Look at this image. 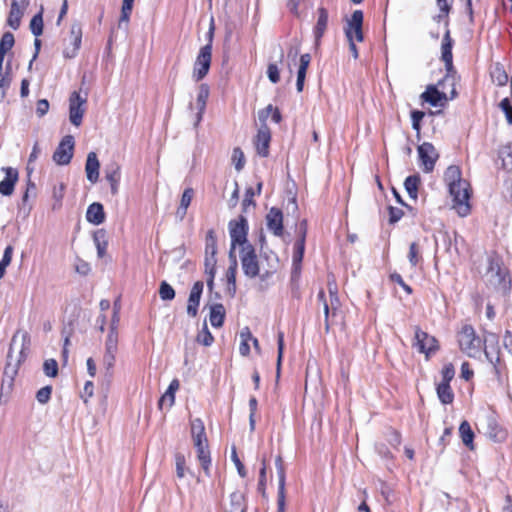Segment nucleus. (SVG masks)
Returning <instances> with one entry per match:
<instances>
[{
  "label": "nucleus",
  "mask_w": 512,
  "mask_h": 512,
  "mask_svg": "<svg viewBox=\"0 0 512 512\" xmlns=\"http://www.w3.org/2000/svg\"><path fill=\"white\" fill-rule=\"evenodd\" d=\"M444 180L449 187L453 209L459 216H467L471 209L470 184L462 178L460 168L455 165L449 166L444 173Z\"/></svg>",
  "instance_id": "nucleus-1"
},
{
  "label": "nucleus",
  "mask_w": 512,
  "mask_h": 512,
  "mask_svg": "<svg viewBox=\"0 0 512 512\" xmlns=\"http://www.w3.org/2000/svg\"><path fill=\"white\" fill-rule=\"evenodd\" d=\"M275 466H276L277 474H278V486L285 485V480H286L285 470H284L282 458L280 456H278L276 458Z\"/></svg>",
  "instance_id": "nucleus-54"
},
{
  "label": "nucleus",
  "mask_w": 512,
  "mask_h": 512,
  "mask_svg": "<svg viewBox=\"0 0 512 512\" xmlns=\"http://www.w3.org/2000/svg\"><path fill=\"white\" fill-rule=\"evenodd\" d=\"M185 463L184 455L177 454L175 456L176 474L178 478H183L185 476Z\"/></svg>",
  "instance_id": "nucleus-53"
},
{
  "label": "nucleus",
  "mask_w": 512,
  "mask_h": 512,
  "mask_svg": "<svg viewBox=\"0 0 512 512\" xmlns=\"http://www.w3.org/2000/svg\"><path fill=\"white\" fill-rule=\"evenodd\" d=\"M458 343L460 349L469 357H477L481 353L482 340L476 336L475 330L470 325L462 327L458 333Z\"/></svg>",
  "instance_id": "nucleus-4"
},
{
  "label": "nucleus",
  "mask_w": 512,
  "mask_h": 512,
  "mask_svg": "<svg viewBox=\"0 0 512 512\" xmlns=\"http://www.w3.org/2000/svg\"><path fill=\"white\" fill-rule=\"evenodd\" d=\"M503 342L504 347L512 355V333L510 331H506Z\"/></svg>",
  "instance_id": "nucleus-64"
},
{
  "label": "nucleus",
  "mask_w": 512,
  "mask_h": 512,
  "mask_svg": "<svg viewBox=\"0 0 512 512\" xmlns=\"http://www.w3.org/2000/svg\"><path fill=\"white\" fill-rule=\"evenodd\" d=\"M421 252L419 245L416 242L410 244L408 252V260L410 264L415 267L421 261Z\"/></svg>",
  "instance_id": "nucleus-42"
},
{
  "label": "nucleus",
  "mask_w": 512,
  "mask_h": 512,
  "mask_svg": "<svg viewBox=\"0 0 512 512\" xmlns=\"http://www.w3.org/2000/svg\"><path fill=\"white\" fill-rule=\"evenodd\" d=\"M267 227L274 235L280 236L283 232V215L278 208H271L266 216Z\"/></svg>",
  "instance_id": "nucleus-18"
},
{
  "label": "nucleus",
  "mask_w": 512,
  "mask_h": 512,
  "mask_svg": "<svg viewBox=\"0 0 512 512\" xmlns=\"http://www.w3.org/2000/svg\"><path fill=\"white\" fill-rule=\"evenodd\" d=\"M70 35H71L72 43L74 45V49H73V53L71 55H69L68 53L66 55L69 57H73L75 55V52L79 49L80 44H81L82 29H81L80 25L73 24L70 29Z\"/></svg>",
  "instance_id": "nucleus-36"
},
{
  "label": "nucleus",
  "mask_w": 512,
  "mask_h": 512,
  "mask_svg": "<svg viewBox=\"0 0 512 512\" xmlns=\"http://www.w3.org/2000/svg\"><path fill=\"white\" fill-rule=\"evenodd\" d=\"M267 76L272 83H277L280 80V71L276 63H270L267 68Z\"/></svg>",
  "instance_id": "nucleus-52"
},
{
  "label": "nucleus",
  "mask_w": 512,
  "mask_h": 512,
  "mask_svg": "<svg viewBox=\"0 0 512 512\" xmlns=\"http://www.w3.org/2000/svg\"><path fill=\"white\" fill-rule=\"evenodd\" d=\"M225 318V309L222 304H215L210 310V323L213 327H221Z\"/></svg>",
  "instance_id": "nucleus-28"
},
{
  "label": "nucleus",
  "mask_w": 512,
  "mask_h": 512,
  "mask_svg": "<svg viewBox=\"0 0 512 512\" xmlns=\"http://www.w3.org/2000/svg\"><path fill=\"white\" fill-rule=\"evenodd\" d=\"M69 119L74 126H80L85 112L84 105L86 98L80 96L78 92H73L69 99Z\"/></svg>",
  "instance_id": "nucleus-10"
},
{
  "label": "nucleus",
  "mask_w": 512,
  "mask_h": 512,
  "mask_svg": "<svg viewBox=\"0 0 512 512\" xmlns=\"http://www.w3.org/2000/svg\"><path fill=\"white\" fill-rule=\"evenodd\" d=\"M196 340L198 343L204 346H210L213 343L214 338L210 333L206 323L203 325V328L198 333Z\"/></svg>",
  "instance_id": "nucleus-43"
},
{
  "label": "nucleus",
  "mask_w": 512,
  "mask_h": 512,
  "mask_svg": "<svg viewBox=\"0 0 512 512\" xmlns=\"http://www.w3.org/2000/svg\"><path fill=\"white\" fill-rule=\"evenodd\" d=\"M285 508H286L285 485H282V486H278L277 512H285Z\"/></svg>",
  "instance_id": "nucleus-51"
},
{
  "label": "nucleus",
  "mask_w": 512,
  "mask_h": 512,
  "mask_svg": "<svg viewBox=\"0 0 512 512\" xmlns=\"http://www.w3.org/2000/svg\"><path fill=\"white\" fill-rule=\"evenodd\" d=\"M403 216V211L399 208L389 207V221L390 223H396Z\"/></svg>",
  "instance_id": "nucleus-62"
},
{
  "label": "nucleus",
  "mask_w": 512,
  "mask_h": 512,
  "mask_svg": "<svg viewBox=\"0 0 512 512\" xmlns=\"http://www.w3.org/2000/svg\"><path fill=\"white\" fill-rule=\"evenodd\" d=\"M105 179L110 185L112 195L119 192V184L121 180V166L117 162H111L105 167Z\"/></svg>",
  "instance_id": "nucleus-15"
},
{
  "label": "nucleus",
  "mask_w": 512,
  "mask_h": 512,
  "mask_svg": "<svg viewBox=\"0 0 512 512\" xmlns=\"http://www.w3.org/2000/svg\"><path fill=\"white\" fill-rule=\"evenodd\" d=\"M415 342L414 346L420 353L426 354L428 357L430 353L435 352L438 349L437 340L435 337L422 331L420 328L415 329Z\"/></svg>",
  "instance_id": "nucleus-11"
},
{
  "label": "nucleus",
  "mask_w": 512,
  "mask_h": 512,
  "mask_svg": "<svg viewBox=\"0 0 512 512\" xmlns=\"http://www.w3.org/2000/svg\"><path fill=\"white\" fill-rule=\"evenodd\" d=\"M318 13V20L314 31L316 40L323 36L328 24V13L326 9L320 8Z\"/></svg>",
  "instance_id": "nucleus-33"
},
{
  "label": "nucleus",
  "mask_w": 512,
  "mask_h": 512,
  "mask_svg": "<svg viewBox=\"0 0 512 512\" xmlns=\"http://www.w3.org/2000/svg\"><path fill=\"white\" fill-rule=\"evenodd\" d=\"M52 393V387L51 386H45L39 389L36 393V399L41 404H46L51 397Z\"/></svg>",
  "instance_id": "nucleus-50"
},
{
  "label": "nucleus",
  "mask_w": 512,
  "mask_h": 512,
  "mask_svg": "<svg viewBox=\"0 0 512 512\" xmlns=\"http://www.w3.org/2000/svg\"><path fill=\"white\" fill-rule=\"evenodd\" d=\"M505 275V270L501 268L499 261L495 259H489V266L486 271L487 280L492 285H500L505 281Z\"/></svg>",
  "instance_id": "nucleus-19"
},
{
  "label": "nucleus",
  "mask_w": 512,
  "mask_h": 512,
  "mask_svg": "<svg viewBox=\"0 0 512 512\" xmlns=\"http://www.w3.org/2000/svg\"><path fill=\"white\" fill-rule=\"evenodd\" d=\"M231 459L234 462L239 475L241 477H245L246 476V470L244 468V465L242 464V462L238 458V455H237V452H236L235 448L232 449Z\"/></svg>",
  "instance_id": "nucleus-59"
},
{
  "label": "nucleus",
  "mask_w": 512,
  "mask_h": 512,
  "mask_svg": "<svg viewBox=\"0 0 512 512\" xmlns=\"http://www.w3.org/2000/svg\"><path fill=\"white\" fill-rule=\"evenodd\" d=\"M49 110V102L46 99H41L37 102L36 113L39 117L44 116Z\"/></svg>",
  "instance_id": "nucleus-61"
},
{
  "label": "nucleus",
  "mask_w": 512,
  "mask_h": 512,
  "mask_svg": "<svg viewBox=\"0 0 512 512\" xmlns=\"http://www.w3.org/2000/svg\"><path fill=\"white\" fill-rule=\"evenodd\" d=\"M43 370L46 376L56 377L58 374V364L54 359H48L43 364Z\"/></svg>",
  "instance_id": "nucleus-48"
},
{
  "label": "nucleus",
  "mask_w": 512,
  "mask_h": 512,
  "mask_svg": "<svg viewBox=\"0 0 512 512\" xmlns=\"http://www.w3.org/2000/svg\"><path fill=\"white\" fill-rule=\"evenodd\" d=\"M421 98L429 103L431 106L437 107L443 105V101H447V96L444 92H440L435 86H428L427 89L421 94Z\"/></svg>",
  "instance_id": "nucleus-22"
},
{
  "label": "nucleus",
  "mask_w": 512,
  "mask_h": 512,
  "mask_svg": "<svg viewBox=\"0 0 512 512\" xmlns=\"http://www.w3.org/2000/svg\"><path fill=\"white\" fill-rule=\"evenodd\" d=\"M216 257L215 255H206L205 257V268L206 272L210 274V279L207 281L209 288L213 286V278L215 274Z\"/></svg>",
  "instance_id": "nucleus-41"
},
{
  "label": "nucleus",
  "mask_w": 512,
  "mask_h": 512,
  "mask_svg": "<svg viewBox=\"0 0 512 512\" xmlns=\"http://www.w3.org/2000/svg\"><path fill=\"white\" fill-rule=\"evenodd\" d=\"M232 161H233L235 169L237 171H240L243 169V167L245 165L244 153L239 147H236L233 149Z\"/></svg>",
  "instance_id": "nucleus-47"
},
{
  "label": "nucleus",
  "mask_w": 512,
  "mask_h": 512,
  "mask_svg": "<svg viewBox=\"0 0 512 512\" xmlns=\"http://www.w3.org/2000/svg\"><path fill=\"white\" fill-rule=\"evenodd\" d=\"M362 24H363V12L361 10H355L351 18L347 20V24L344 28L345 35L348 41H357L362 42L363 32H362Z\"/></svg>",
  "instance_id": "nucleus-8"
},
{
  "label": "nucleus",
  "mask_w": 512,
  "mask_h": 512,
  "mask_svg": "<svg viewBox=\"0 0 512 512\" xmlns=\"http://www.w3.org/2000/svg\"><path fill=\"white\" fill-rule=\"evenodd\" d=\"M306 221H302L299 226V238L296 240L294 244V251L292 256L293 262V272L299 273L301 262L304 256L305 251V238H306Z\"/></svg>",
  "instance_id": "nucleus-12"
},
{
  "label": "nucleus",
  "mask_w": 512,
  "mask_h": 512,
  "mask_svg": "<svg viewBox=\"0 0 512 512\" xmlns=\"http://www.w3.org/2000/svg\"><path fill=\"white\" fill-rule=\"evenodd\" d=\"M271 140V132L266 124H262L258 129L255 137V147L257 153L262 157H267L269 154V144Z\"/></svg>",
  "instance_id": "nucleus-14"
},
{
  "label": "nucleus",
  "mask_w": 512,
  "mask_h": 512,
  "mask_svg": "<svg viewBox=\"0 0 512 512\" xmlns=\"http://www.w3.org/2000/svg\"><path fill=\"white\" fill-rule=\"evenodd\" d=\"M248 224L245 217L241 216L238 220H231L229 222V233L231 237L230 251L235 252L236 246L240 249L246 245H252L247 241Z\"/></svg>",
  "instance_id": "nucleus-6"
},
{
  "label": "nucleus",
  "mask_w": 512,
  "mask_h": 512,
  "mask_svg": "<svg viewBox=\"0 0 512 512\" xmlns=\"http://www.w3.org/2000/svg\"><path fill=\"white\" fill-rule=\"evenodd\" d=\"M30 30L36 37L40 36L43 32V18L42 14L38 13L33 16L30 22Z\"/></svg>",
  "instance_id": "nucleus-44"
},
{
  "label": "nucleus",
  "mask_w": 512,
  "mask_h": 512,
  "mask_svg": "<svg viewBox=\"0 0 512 512\" xmlns=\"http://www.w3.org/2000/svg\"><path fill=\"white\" fill-rule=\"evenodd\" d=\"M437 395L439 400L443 404H450L453 402L454 394L450 387V384L446 382H440L437 386Z\"/></svg>",
  "instance_id": "nucleus-31"
},
{
  "label": "nucleus",
  "mask_w": 512,
  "mask_h": 512,
  "mask_svg": "<svg viewBox=\"0 0 512 512\" xmlns=\"http://www.w3.org/2000/svg\"><path fill=\"white\" fill-rule=\"evenodd\" d=\"M191 436L193 442L207 440L202 420L197 418L191 421Z\"/></svg>",
  "instance_id": "nucleus-32"
},
{
  "label": "nucleus",
  "mask_w": 512,
  "mask_h": 512,
  "mask_svg": "<svg viewBox=\"0 0 512 512\" xmlns=\"http://www.w3.org/2000/svg\"><path fill=\"white\" fill-rule=\"evenodd\" d=\"M453 0H436L439 8V13L433 17V20L437 23L444 22L445 34L441 45V58L445 63L446 68L449 70L452 67V45L453 40L450 36L448 29V15L451 10V4Z\"/></svg>",
  "instance_id": "nucleus-2"
},
{
  "label": "nucleus",
  "mask_w": 512,
  "mask_h": 512,
  "mask_svg": "<svg viewBox=\"0 0 512 512\" xmlns=\"http://www.w3.org/2000/svg\"><path fill=\"white\" fill-rule=\"evenodd\" d=\"M65 193V185L60 183L59 185H55L52 191L53 204L52 209L58 210L62 206V200L64 198Z\"/></svg>",
  "instance_id": "nucleus-35"
},
{
  "label": "nucleus",
  "mask_w": 512,
  "mask_h": 512,
  "mask_svg": "<svg viewBox=\"0 0 512 512\" xmlns=\"http://www.w3.org/2000/svg\"><path fill=\"white\" fill-rule=\"evenodd\" d=\"M455 370L452 364H446L442 369V381L450 383V381L454 378Z\"/></svg>",
  "instance_id": "nucleus-57"
},
{
  "label": "nucleus",
  "mask_w": 512,
  "mask_h": 512,
  "mask_svg": "<svg viewBox=\"0 0 512 512\" xmlns=\"http://www.w3.org/2000/svg\"><path fill=\"white\" fill-rule=\"evenodd\" d=\"M13 247L11 245H8L5 250L3 257L0 261V279H2L5 275L6 268L10 265L13 255Z\"/></svg>",
  "instance_id": "nucleus-39"
},
{
  "label": "nucleus",
  "mask_w": 512,
  "mask_h": 512,
  "mask_svg": "<svg viewBox=\"0 0 512 512\" xmlns=\"http://www.w3.org/2000/svg\"><path fill=\"white\" fill-rule=\"evenodd\" d=\"M197 451V458L204 470L209 474V467L211 464L210 452L208 450V440L193 442Z\"/></svg>",
  "instance_id": "nucleus-21"
},
{
  "label": "nucleus",
  "mask_w": 512,
  "mask_h": 512,
  "mask_svg": "<svg viewBox=\"0 0 512 512\" xmlns=\"http://www.w3.org/2000/svg\"><path fill=\"white\" fill-rule=\"evenodd\" d=\"M179 389V381L174 379L171 381L167 391L161 396L159 400V408L163 409L164 407L170 408L174 404L175 401V392Z\"/></svg>",
  "instance_id": "nucleus-26"
},
{
  "label": "nucleus",
  "mask_w": 512,
  "mask_h": 512,
  "mask_svg": "<svg viewBox=\"0 0 512 512\" xmlns=\"http://www.w3.org/2000/svg\"><path fill=\"white\" fill-rule=\"evenodd\" d=\"M87 221L94 224L100 225L105 220V213L102 204L100 203H92L89 205L86 212Z\"/></svg>",
  "instance_id": "nucleus-25"
},
{
  "label": "nucleus",
  "mask_w": 512,
  "mask_h": 512,
  "mask_svg": "<svg viewBox=\"0 0 512 512\" xmlns=\"http://www.w3.org/2000/svg\"><path fill=\"white\" fill-rule=\"evenodd\" d=\"M217 253V238L213 230H209L205 239V254L215 255Z\"/></svg>",
  "instance_id": "nucleus-38"
},
{
  "label": "nucleus",
  "mask_w": 512,
  "mask_h": 512,
  "mask_svg": "<svg viewBox=\"0 0 512 512\" xmlns=\"http://www.w3.org/2000/svg\"><path fill=\"white\" fill-rule=\"evenodd\" d=\"M273 108H274V106L269 104L264 109H262L258 112V118H259V121L262 122V124H265V121L267 120V118L272 114Z\"/></svg>",
  "instance_id": "nucleus-63"
},
{
  "label": "nucleus",
  "mask_w": 512,
  "mask_h": 512,
  "mask_svg": "<svg viewBox=\"0 0 512 512\" xmlns=\"http://www.w3.org/2000/svg\"><path fill=\"white\" fill-rule=\"evenodd\" d=\"M118 346V334L116 328L111 327L110 332L107 335L105 350L110 352H117Z\"/></svg>",
  "instance_id": "nucleus-40"
},
{
  "label": "nucleus",
  "mask_w": 512,
  "mask_h": 512,
  "mask_svg": "<svg viewBox=\"0 0 512 512\" xmlns=\"http://www.w3.org/2000/svg\"><path fill=\"white\" fill-rule=\"evenodd\" d=\"M425 113L419 110H413L411 112L412 127L414 130H420V122L424 118Z\"/></svg>",
  "instance_id": "nucleus-58"
},
{
  "label": "nucleus",
  "mask_w": 512,
  "mask_h": 512,
  "mask_svg": "<svg viewBox=\"0 0 512 512\" xmlns=\"http://www.w3.org/2000/svg\"><path fill=\"white\" fill-rule=\"evenodd\" d=\"M95 246L97 248V253L99 257H103L106 249H107V241L105 238V232L103 230H99L94 233L93 236Z\"/></svg>",
  "instance_id": "nucleus-37"
},
{
  "label": "nucleus",
  "mask_w": 512,
  "mask_h": 512,
  "mask_svg": "<svg viewBox=\"0 0 512 512\" xmlns=\"http://www.w3.org/2000/svg\"><path fill=\"white\" fill-rule=\"evenodd\" d=\"M26 8H21L20 6H14L11 4V9L9 12V16L7 19V24L14 30L18 29L20 26L21 18L25 12Z\"/></svg>",
  "instance_id": "nucleus-29"
},
{
  "label": "nucleus",
  "mask_w": 512,
  "mask_h": 512,
  "mask_svg": "<svg viewBox=\"0 0 512 512\" xmlns=\"http://www.w3.org/2000/svg\"><path fill=\"white\" fill-rule=\"evenodd\" d=\"M159 295L160 298L164 301L172 300L175 297V291L171 285L163 281L160 284Z\"/></svg>",
  "instance_id": "nucleus-46"
},
{
  "label": "nucleus",
  "mask_w": 512,
  "mask_h": 512,
  "mask_svg": "<svg viewBox=\"0 0 512 512\" xmlns=\"http://www.w3.org/2000/svg\"><path fill=\"white\" fill-rule=\"evenodd\" d=\"M5 178L0 182V194L10 196L14 191L16 182L18 181V171L12 167H4Z\"/></svg>",
  "instance_id": "nucleus-17"
},
{
  "label": "nucleus",
  "mask_w": 512,
  "mask_h": 512,
  "mask_svg": "<svg viewBox=\"0 0 512 512\" xmlns=\"http://www.w3.org/2000/svg\"><path fill=\"white\" fill-rule=\"evenodd\" d=\"M194 197V190L192 188H186L181 196L179 207L176 211V218L180 221L184 219L187 213V209L191 204Z\"/></svg>",
  "instance_id": "nucleus-27"
},
{
  "label": "nucleus",
  "mask_w": 512,
  "mask_h": 512,
  "mask_svg": "<svg viewBox=\"0 0 512 512\" xmlns=\"http://www.w3.org/2000/svg\"><path fill=\"white\" fill-rule=\"evenodd\" d=\"M459 433H460V437L462 439L463 444L472 450L474 448V446H473L474 433L471 429L470 424L467 421H463L460 424Z\"/></svg>",
  "instance_id": "nucleus-30"
},
{
  "label": "nucleus",
  "mask_w": 512,
  "mask_h": 512,
  "mask_svg": "<svg viewBox=\"0 0 512 512\" xmlns=\"http://www.w3.org/2000/svg\"><path fill=\"white\" fill-rule=\"evenodd\" d=\"M202 291H203V283L200 281H197L196 283H194V285L190 291V295L188 298V305H187V313L191 317H195L197 315Z\"/></svg>",
  "instance_id": "nucleus-20"
},
{
  "label": "nucleus",
  "mask_w": 512,
  "mask_h": 512,
  "mask_svg": "<svg viewBox=\"0 0 512 512\" xmlns=\"http://www.w3.org/2000/svg\"><path fill=\"white\" fill-rule=\"evenodd\" d=\"M230 266L226 271V278L228 283V291L231 295H234L236 291V273H237V258L233 251H229Z\"/></svg>",
  "instance_id": "nucleus-24"
},
{
  "label": "nucleus",
  "mask_w": 512,
  "mask_h": 512,
  "mask_svg": "<svg viewBox=\"0 0 512 512\" xmlns=\"http://www.w3.org/2000/svg\"><path fill=\"white\" fill-rule=\"evenodd\" d=\"M390 278L393 282L399 284L408 294L412 293L411 287L403 281V278L401 277L400 274L393 273L390 275Z\"/></svg>",
  "instance_id": "nucleus-60"
},
{
  "label": "nucleus",
  "mask_w": 512,
  "mask_h": 512,
  "mask_svg": "<svg viewBox=\"0 0 512 512\" xmlns=\"http://www.w3.org/2000/svg\"><path fill=\"white\" fill-rule=\"evenodd\" d=\"M419 182L420 178L417 175L407 177L404 182V186L408 195L413 199H417Z\"/></svg>",
  "instance_id": "nucleus-34"
},
{
  "label": "nucleus",
  "mask_w": 512,
  "mask_h": 512,
  "mask_svg": "<svg viewBox=\"0 0 512 512\" xmlns=\"http://www.w3.org/2000/svg\"><path fill=\"white\" fill-rule=\"evenodd\" d=\"M212 60L211 45L206 44L200 48L193 67V79L195 81L202 80L209 72Z\"/></svg>",
  "instance_id": "nucleus-7"
},
{
  "label": "nucleus",
  "mask_w": 512,
  "mask_h": 512,
  "mask_svg": "<svg viewBox=\"0 0 512 512\" xmlns=\"http://www.w3.org/2000/svg\"><path fill=\"white\" fill-rule=\"evenodd\" d=\"M239 257L241 261V267L243 273L248 278H256L259 276L261 280H266L270 276L269 271L261 273L258 256L253 245H246L239 251Z\"/></svg>",
  "instance_id": "nucleus-3"
},
{
  "label": "nucleus",
  "mask_w": 512,
  "mask_h": 512,
  "mask_svg": "<svg viewBox=\"0 0 512 512\" xmlns=\"http://www.w3.org/2000/svg\"><path fill=\"white\" fill-rule=\"evenodd\" d=\"M99 167L100 163L98 161L96 153L89 152L86 159L85 171L87 179L91 183H96L98 181Z\"/></svg>",
  "instance_id": "nucleus-23"
},
{
  "label": "nucleus",
  "mask_w": 512,
  "mask_h": 512,
  "mask_svg": "<svg viewBox=\"0 0 512 512\" xmlns=\"http://www.w3.org/2000/svg\"><path fill=\"white\" fill-rule=\"evenodd\" d=\"M492 79L497 85L504 86L508 81V76L505 71L499 66L496 65L491 73Z\"/></svg>",
  "instance_id": "nucleus-45"
},
{
  "label": "nucleus",
  "mask_w": 512,
  "mask_h": 512,
  "mask_svg": "<svg viewBox=\"0 0 512 512\" xmlns=\"http://www.w3.org/2000/svg\"><path fill=\"white\" fill-rule=\"evenodd\" d=\"M277 342H278V357H277V372L280 371L281 360L283 356L284 349V333L279 331L277 334Z\"/></svg>",
  "instance_id": "nucleus-56"
},
{
  "label": "nucleus",
  "mask_w": 512,
  "mask_h": 512,
  "mask_svg": "<svg viewBox=\"0 0 512 512\" xmlns=\"http://www.w3.org/2000/svg\"><path fill=\"white\" fill-rule=\"evenodd\" d=\"M27 334L22 335V340L19 345L18 350V356L14 358V351L17 348V340H18V334H15L12 337L10 348L7 355V363L5 366V374L11 375L12 377L17 373V369L20 365V363L25 359L26 357V341H27Z\"/></svg>",
  "instance_id": "nucleus-5"
},
{
  "label": "nucleus",
  "mask_w": 512,
  "mask_h": 512,
  "mask_svg": "<svg viewBox=\"0 0 512 512\" xmlns=\"http://www.w3.org/2000/svg\"><path fill=\"white\" fill-rule=\"evenodd\" d=\"M418 154L423 170L426 173L431 172L438 158V153L434 146L431 143L424 142L418 147Z\"/></svg>",
  "instance_id": "nucleus-13"
},
{
  "label": "nucleus",
  "mask_w": 512,
  "mask_h": 512,
  "mask_svg": "<svg viewBox=\"0 0 512 512\" xmlns=\"http://www.w3.org/2000/svg\"><path fill=\"white\" fill-rule=\"evenodd\" d=\"M116 353L117 352H110L105 350L103 356V366L106 369L107 374L109 375L112 373V369L115 364Z\"/></svg>",
  "instance_id": "nucleus-49"
},
{
  "label": "nucleus",
  "mask_w": 512,
  "mask_h": 512,
  "mask_svg": "<svg viewBox=\"0 0 512 512\" xmlns=\"http://www.w3.org/2000/svg\"><path fill=\"white\" fill-rule=\"evenodd\" d=\"M74 138L71 135L65 136L53 154V160L58 165H67L73 156Z\"/></svg>",
  "instance_id": "nucleus-9"
},
{
  "label": "nucleus",
  "mask_w": 512,
  "mask_h": 512,
  "mask_svg": "<svg viewBox=\"0 0 512 512\" xmlns=\"http://www.w3.org/2000/svg\"><path fill=\"white\" fill-rule=\"evenodd\" d=\"M501 110L504 112L507 122L512 124V105L508 98H504L499 104Z\"/></svg>",
  "instance_id": "nucleus-55"
},
{
  "label": "nucleus",
  "mask_w": 512,
  "mask_h": 512,
  "mask_svg": "<svg viewBox=\"0 0 512 512\" xmlns=\"http://www.w3.org/2000/svg\"><path fill=\"white\" fill-rule=\"evenodd\" d=\"M209 93H210V90H209L208 85L201 84L198 89L197 98H196V102H195L194 106L192 104H190L191 109L195 108L197 110L196 121H195L196 126L202 121L203 114L206 109V104H207V100L209 97Z\"/></svg>",
  "instance_id": "nucleus-16"
}]
</instances>
